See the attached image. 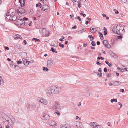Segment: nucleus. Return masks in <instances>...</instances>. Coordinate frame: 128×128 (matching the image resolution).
<instances>
[{
  "label": "nucleus",
  "mask_w": 128,
  "mask_h": 128,
  "mask_svg": "<svg viewBox=\"0 0 128 128\" xmlns=\"http://www.w3.org/2000/svg\"><path fill=\"white\" fill-rule=\"evenodd\" d=\"M104 72H107V69L106 68H104Z\"/></svg>",
  "instance_id": "obj_44"
},
{
  "label": "nucleus",
  "mask_w": 128,
  "mask_h": 128,
  "mask_svg": "<svg viewBox=\"0 0 128 128\" xmlns=\"http://www.w3.org/2000/svg\"><path fill=\"white\" fill-rule=\"evenodd\" d=\"M15 37H14V39L16 40H18V39H21L22 38V36L19 35L17 34L16 35H15Z\"/></svg>",
  "instance_id": "obj_16"
},
{
  "label": "nucleus",
  "mask_w": 128,
  "mask_h": 128,
  "mask_svg": "<svg viewBox=\"0 0 128 128\" xmlns=\"http://www.w3.org/2000/svg\"><path fill=\"white\" fill-rule=\"evenodd\" d=\"M38 4H39V6L40 7V8H41V7L42 6V4L40 2H39L38 3Z\"/></svg>",
  "instance_id": "obj_50"
},
{
  "label": "nucleus",
  "mask_w": 128,
  "mask_h": 128,
  "mask_svg": "<svg viewBox=\"0 0 128 128\" xmlns=\"http://www.w3.org/2000/svg\"><path fill=\"white\" fill-rule=\"evenodd\" d=\"M111 74H107V77H109L110 76Z\"/></svg>",
  "instance_id": "obj_45"
},
{
  "label": "nucleus",
  "mask_w": 128,
  "mask_h": 128,
  "mask_svg": "<svg viewBox=\"0 0 128 128\" xmlns=\"http://www.w3.org/2000/svg\"><path fill=\"white\" fill-rule=\"evenodd\" d=\"M94 37H93L92 38H90V40L91 41H92L94 40Z\"/></svg>",
  "instance_id": "obj_59"
},
{
  "label": "nucleus",
  "mask_w": 128,
  "mask_h": 128,
  "mask_svg": "<svg viewBox=\"0 0 128 128\" xmlns=\"http://www.w3.org/2000/svg\"><path fill=\"white\" fill-rule=\"evenodd\" d=\"M24 20L21 19H19L17 20L16 24L19 27H20L21 28H22L25 25V24L24 23Z\"/></svg>",
  "instance_id": "obj_3"
},
{
  "label": "nucleus",
  "mask_w": 128,
  "mask_h": 128,
  "mask_svg": "<svg viewBox=\"0 0 128 128\" xmlns=\"http://www.w3.org/2000/svg\"><path fill=\"white\" fill-rule=\"evenodd\" d=\"M98 128H102V127L98 125V127H97Z\"/></svg>",
  "instance_id": "obj_58"
},
{
  "label": "nucleus",
  "mask_w": 128,
  "mask_h": 128,
  "mask_svg": "<svg viewBox=\"0 0 128 128\" xmlns=\"http://www.w3.org/2000/svg\"><path fill=\"white\" fill-rule=\"evenodd\" d=\"M99 35L100 37V39L101 40H103L104 39V37L102 33H100Z\"/></svg>",
  "instance_id": "obj_21"
},
{
  "label": "nucleus",
  "mask_w": 128,
  "mask_h": 128,
  "mask_svg": "<svg viewBox=\"0 0 128 128\" xmlns=\"http://www.w3.org/2000/svg\"><path fill=\"white\" fill-rule=\"evenodd\" d=\"M96 64L97 65H99L100 66H101L102 65V64L101 63H100V61L99 60H98L97 61Z\"/></svg>",
  "instance_id": "obj_32"
},
{
  "label": "nucleus",
  "mask_w": 128,
  "mask_h": 128,
  "mask_svg": "<svg viewBox=\"0 0 128 128\" xmlns=\"http://www.w3.org/2000/svg\"><path fill=\"white\" fill-rule=\"evenodd\" d=\"M24 43L25 44V45L27 44L26 42V40H24Z\"/></svg>",
  "instance_id": "obj_57"
},
{
  "label": "nucleus",
  "mask_w": 128,
  "mask_h": 128,
  "mask_svg": "<svg viewBox=\"0 0 128 128\" xmlns=\"http://www.w3.org/2000/svg\"><path fill=\"white\" fill-rule=\"evenodd\" d=\"M83 31L86 32L85 28H83L82 30H80L78 31V34H82Z\"/></svg>",
  "instance_id": "obj_20"
},
{
  "label": "nucleus",
  "mask_w": 128,
  "mask_h": 128,
  "mask_svg": "<svg viewBox=\"0 0 128 128\" xmlns=\"http://www.w3.org/2000/svg\"><path fill=\"white\" fill-rule=\"evenodd\" d=\"M60 128H70V126L68 124L65 125H61L60 126Z\"/></svg>",
  "instance_id": "obj_15"
},
{
  "label": "nucleus",
  "mask_w": 128,
  "mask_h": 128,
  "mask_svg": "<svg viewBox=\"0 0 128 128\" xmlns=\"http://www.w3.org/2000/svg\"><path fill=\"white\" fill-rule=\"evenodd\" d=\"M80 124V123L77 121H74L73 123V126H76V127H78V124Z\"/></svg>",
  "instance_id": "obj_17"
},
{
  "label": "nucleus",
  "mask_w": 128,
  "mask_h": 128,
  "mask_svg": "<svg viewBox=\"0 0 128 128\" xmlns=\"http://www.w3.org/2000/svg\"><path fill=\"white\" fill-rule=\"evenodd\" d=\"M40 40L39 39L36 38L35 41V42H39Z\"/></svg>",
  "instance_id": "obj_52"
},
{
  "label": "nucleus",
  "mask_w": 128,
  "mask_h": 128,
  "mask_svg": "<svg viewBox=\"0 0 128 128\" xmlns=\"http://www.w3.org/2000/svg\"><path fill=\"white\" fill-rule=\"evenodd\" d=\"M16 0L15 2V4H16ZM19 2L21 6V7H24L25 5V0H19Z\"/></svg>",
  "instance_id": "obj_14"
},
{
  "label": "nucleus",
  "mask_w": 128,
  "mask_h": 128,
  "mask_svg": "<svg viewBox=\"0 0 128 128\" xmlns=\"http://www.w3.org/2000/svg\"><path fill=\"white\" fill-rule=\"evenodd\" d=\"M10 20L12 21V16H10Z\"/></svg>",
  "instance_id": "obj_51"
},
{
  "label": "nucleus",
  "mask_w": 128,
  "mask_h": 128,
  "mask_svg": "<svg viewBox=\"0 0 128 128\" xmlns=\"http://www.w3.org/2000/svg\"><path fill=\"white\" fill-rule=\"evenodd\" d=\"M98 72H102V69H101V68H100L99 69Z\"/></svg>",
  "instance_id": "obj_54"
},
{
  "label": "nucleus",
  "mask_w": 128,
  "mask_h": 128,
  "mask_svg": "<svg viewBox=\"0 0 128 128\" xmlns=\"http://www.w3.org/2000/svg\"><path fill=\"white\" fill-rule=\"evenodd\" d=\"M24 65H26V64H28V66L29 64V61H26H26L24 62Z\"/></svg>",
  "instance_id": "obj_27"
},
{
  "label": "nucleus",
  "mask_w": 128,
  "mask_h": 128,
  "mask_svg": "<svg viewBox=\"0 0 128 128\" xmlns=\"http://www.w3.org/2000/svg\"><path fill=\"white\" fill-rule=\"evenodd\" d=\"M30 105L29 104H27L26 105V107L28 108H30Z\"/></svg>",
  "instance_id": "obj_34"
},
{
  "label": "nucleus",
  "mask_w": 128,
  "mask_h": 128,
  "mask_svg": "<svg viewBox=\"0 0 128 128\" xmlns=\"http://www.w3.org/2000/svg\"><path fill=\"white\" fill-rule=\"evenodd\" d=\"M57 112H54V114H57L58 116H59L60 115V112H58V110H57Z\"/></svg>",
  "instance_id": "obj_30"
},
{
  "label": "nucleus",
  "mask_w": 128,
  "mask_h": 128,
  "mask_svg": "<svg viewBox=\"0 0 128 128\" xmlns=\"http://www.w3.org/2000/svg\"><path fill=\"white\" fill-rule=\"evenodd\" d=\"M2 117L4 119L6 120H8V119L10 118L8 116L6 115L4 116V118ZM10 119L12 121L10 118Z\"/></svg>",
  "instance_id": "obj_19"
},
{
  "label": "nucleus",
  "mask_w": 128,
  "mask_h": 128,
  "mask_svg": "<svg viewBox=\"0 0 128 128\" xmlns=\"http://www.w3.org/2000/svg\"><path fill=\"white\" fill-rule=\"evenodd\" d=\"M76 18L80 22H81L82 20L80 17V16H78Z\"/></svg>",
  "instance_id": "obj_35"
},
{
  "label": "nucleus",
  "mask_w": 128,
  "mask_h": 128,
  "mask_svg": "<svg viewBox=\"0 0 128 128\" xmlns=\"http://www.w3.org/2000/svg\"><path fill=\"white\" fill-rule=\"evenodd\" d=\"M45 28H43L42 31V33L43 36H47L48 35V31Z\"/></svg>",
  "instance_id": "obj_12"
},
{
  "label": "nucleus",
  "mask_w": 128,
  "mask_h": 128,
  "mask_svg": "<svg viewBox=\"0 0 128 128\" xmlns=\"http://www.w3.org/2000/svg\"><path fill=\"white\" fill-rule=\"evenodd\" d=\"M8 60L9 62H10L11 61V60L9 58H8L7 59Z\"/></svg>",
  "instance_id": "obj_62"
},
{
  "label": "nucleus",
  "mask_w": 128,
  "mask_h": 128,
  "mask_svg": "<svg viewBox=\"0 0 128 128\" xmlns=\"http://www.w3.org/2000/svg\"><path fill=\"white\" fill-rule=\"evenodd\" d=\"M17 11V14L21 16H23L24 14L26 13V11L22 8L18 9Z\"/></svg>",
  "instance_id": "obj_5"
},
{
  "label": "nucleus",
  "mask_w": 128,
  "mask_h": 128,
  "mask_svg": "<svg viewBox=\"0 0 128 128\" xmlns=\"http://www.w3.org/2000/svg\"><path fill=\"white\" fill-rule=\"evenodd\" d=\"M17 19V17L16 16H12V21H15Z\"/></svg>",
  "instance_id": "obj_22"
},
{
  "label": "nucleus",
  "mask_w": 128,
  "mask_h": 128,
  "mask_svg": "<svg viewBox=\"0 0 128 128\" xmlns=\"http://www.w3.org/2000/svg\"><path fill=\"white\" fill-rule=\"evenodd\" d=\"M99 76H100L101 77H102V73L101 72H100V74Z\"/></svg>",
  "instance_id": "obj_60"
},
{
  "label": "nucleus",
  "mask_w": 128,
  "mask_h": 128,
  "mask_svg": "<svg viewBox=\"0 0 128 128\" xmlns=\"http://www.w3.org/2000/svg\"><path fill=\"white\" fill-rule=\"evenodd\" d=\"M46 92L47 96L48 97H50L52 95V91L49 88H46Z\"/></svg>",
  "instance_id": "obj_6"
},
{
  "label": "nucleus",
  "mask_w": 128,
  "mask_h": 128,
  "mask_svg": "<svg viewBox=\"0 0 128 128\" xmlns=\"http://www.w3.org/2000/svg\"><path fill=\"white\" fill-rule=\"evenodd\" d=\"M78 7L79 8H80L81 7V3L80 2V1H78Z\"/></svg>",
  "instance_id": "obj_29"
},
{
  "label": "nucleus",
  "mask_w": 128,
  "mask_h": 128,
  "mask_svg": "<svg viewBox=\"0 0 128 128\" xmlns=\"http://www.w3.org/2000/svg\"><path fill=\"white\" fill-rule=\"evenodd\" d=\"M120 84V82L118 81H116L114 82L113 85L114 86H117L119 85Z\"/></svg>",
  "instance_id": "obj_18"
},
{
  "label": "nucleus",
  "mask_w": 128,
  "mask_h": 128,
  "mask_svg": "<svg viewBox=\"0 0 128 128\" xmlns=\"http://www.w3.org/2000/svg\"><path fill=\"white\" fill-rule=\"evenodd\" d=\"M38 101L46 105H47L48 104V102L47 100L44 99L42 98Z\"/></svg>",
  "instance_id": "obj_10"
},
{
  "label": "nucleus",
  "mask_w": 128,
  "mask_h": 128,
  "mask_svg": "<svg viewBox=\"0 0 128 128\" xmlns=\"http://www.w3.org/2000/svg\"><path fill=\"white\" fill-rule=\"evenodd\" d=\"M121 1H122V2L123 3H126V0H120Z\"/></svg>",
  "instance_id": "obj_37"
},
{
  "label": "nucleus",
  "mask_w": 128,
  "mask_h": 128,
  "mask_svg": "<svg viewBox=\"0 0 128 128\" xmlns=\"http://www.w3.org/2000/svg\"><path fill=\"white\" fill-rule=\"evenodd\" d=\"M114 99H112L111 100V102L112 103L114 102Z\"/></svg>",
  "instance_id": "obj_61"
},
{
  "label": "nucleus",
  "mask_w": 128,
  "mask_h": 128,
  "mask_svg": "<svg viewBox=\"0 0 128 128\" xmlns=\"http://www.w3.org/2000/svg\"><path fill=\"white\" fill-rule=\"evenodd\" d=\"M0 83H2V84H4V81L2 79V78L0 76Z\"/></svg>",
  "instance_id": "obj_23"
},
{
  "label": "nucleus",
  "mask_w": 128,
  "mask_h": 128,
  "mask_svg": "<svg viewBox=\"0 0 128 128\" xmlns=\"http://www.w3.org/2000/svg\"><path fill=\"white\" fill-rule=\"evenodd\" d=\"M51 49L50 50L52 51L53 52H55L56 53H57V52L56 50H54L53 48H51Z\"/></svg>",
  "instance_id": "obj_25"
},
{
  "label": "nucleus",
  "mask_w": 128,
  "mask_h": 128,
  "mask_svg": "<svg viewBox=\"0 0 128 128\" xmlns=\"http://www.w3.org/2000/svg\"><path fill=\"white\" fill-rule=\"evenodd\" d=\"M107 31H105L104 32V35L105 36H106L107 34Z\"/></svg>",
  "instance_id": "obj_43"
},
{
  "label": "nucleus",
  "mask_w": 128,
  "mask_h": 128,
  "mask_svg": "<svg viewBox=\"0 0 128 128\" xmlns=\"http://www.w3.org/2000/svg\"><path fill=\"white\" fill-rule=\"evenodd\" d=\"M90 30H94L93 31V32L92 31V32H91L92 33H94V28H90Z\"/></svg>",
  "instance_id": "obj_38"
},
{
  "label": "nucleus",
  "mask_w": 128,
  "mask_h": 128,
  "mask_svg": "<svg viewBox=\"0 0 128 128\" xmlns=\"http://www.w3.org/2000/svg\"><path fill=\"white\" fill-rule=\"evenodd\" d=\"M59 45L60 46L63 48H64V45L63 44H62L61 43H60L59 44Z\"/></svg>",
  "instance_id": "obj_28"
},
{
  "label": "nucleus",
  "mask_w": 128,
  "mask_h": 128,
  "mask_svg": "<svg viewBox=\"0 0 128 128\" xmlns=\"http://www.w3.org/2000/svg\"><path fill=\"white\" fill-rule=\"evenodd\" d=\"M79 119V120H81V118H79L78 116H77L76 117V120H78Z\"/></svg>",
  "instance_id": "obj_42"
},
{
  "label": "nucleus",
  "mask_w": 128,
  "mask_h": 128,
  "mask_svg": "<svg viewBox=\"0 0 128 128\" xmlns=\"http://www.w3.org/2000/svg\"><path fill=\"white\" fill-rule=\"evenodd\" d=\"M109 84L110 86H112L113 84H112V83H110Z\"/></svg>",
  "instance_id": "obj_64"
},
{
  "label": "nucleus",
  "mask_w": 128,
  "mask_h": 128,
  "mask_svg": "<svg viewBox=\"0 0 128 128\" xmlns=\"http://www.w3.org/2000/svg\"><path fill=\"white\" fill-rule=\"evenodd\" d=\"M32 107L34 108H35L36 107V105L34 104H32Z\"/></svg>",
  "instance_id": "obj_39"
},
{
  "label": "nucleus",
  "mask_w": 128,
  "mask_h": 128,
  "mask_svg": "<svg viewBox=\"0 0 128 128\" xmlns=\"http://www.w3.org/2000/svg\"><path fill=\"white\" fill-rule=\"evenodd\" d=\"M53 60L51 59L48 60L47 61V66L50 68L52 66L53 64Z\"/></svg>",
  "instance_id": "obj_8"
},
{
  "label": "nucleus",
  "mask_w": 128,
  "mask_h": 128,
  "mask_svg": "<svg viewBox=\"0 0 128 128\" xmlns=\"http://www.w3.org/2000/svg\"><path fill=\"white\" fill-rule=\"evenodd\" d=\"M86 96L88 97L90 96V94L89 92H87V94H86Z\"/></svg>",
  "instance_id": "obj_36"
},
{
  "label": "nucleus",
  "mask_w": 128,
  "mask_h": 128,
  "mask_svg": "<svg viewBox=\"0 0 128 128\" xmlns=\"http://www.w3.org/2000/svg\"><path fill=\"white\" fill-rule=\"evenodd\" d=\"M93 37L92 35L89 36H88V38H92Z\"/></svg>",
  "instance_id": "obj_49"
},
{
  "label": "nucleus",
  "mask_w": 128,
  "mask_h": 128,
  "mask_svg": "<svg viewBox=\"0 0 128 128\" xmlns=\"http://www.w3.org/2000/svg\"><path fill=\"white\" fill-rule=\"evenodd\" d=\"M89 125L92 128H98L99 125L97 123L92 122H90Z\"/></svg>",
  "instance_id": "obj_7"
},
{
  "label": "nucleus",
  "mask_w": 128,
  "mask_h": 128,
  "mask_svg": "<svg viewBox=\"0 0 128 128\" xmlns=\"http://www.w3.org/2000/svg\"><path fill=\"white\" fill-rule=\"evenodd\" d=\"M6 18L7 20H10V16L8 15H7L6 14Z\"/></svg>",
  "instance_id": "obj_33"
},
{
  "label": "nucleus",
  "mask_w": 128,
  "mask_h": 128,
  "mask_svg": "<svg viewBox=\"0 0 128 128\" xmlns=\"http://www.w3.org/2000/svg\"><path fill=\"white\" fill-rule=\"evenodd\" d=\"M120 92H123L124 91V89H121L120 90Z\"/></svg>",
  "instance_id": "obj_47"
},
{
  "label": "nucleus",
  "mask_w": 128,
  "mask_h": 128,
  "mask_svg": "<svg viewBox=\"0 0 128 128\" xmlns=\"http://www.w3.org/2000/svg\"><path fill=\"white\" fill-rule=\"evenodd\" d=\"M116 40L114 39H112L110 42V44L109 45L110 46V48L113 46L116 43Z\"/></svg>",
  "instance_id": "obj_13"
},
{
  "label": "nucleus",
  "mask_w": 128,
  "mask_h": 128,
  "mask_svg": "<svg viewBox=\"0 0 128 128\" xmlns=\"http://www.w3.org/2000/svg\"><path fill=\"white\" fill-rule=\"evenodd\" d=\"M124 26L118 25L116 27H114L112 29L113 32L118 35L120 34H124L125 32Z\"/></svg>",
  "instance_id": "obj_1"
},
{
  "label": "nucleus",
  "mask_w": 128,
  "mask_h": 128,
  "mask_svg": "<svg viewBox=\"0 0 128 128\" xmlns=\"http://www.w3.org/2000/svg\"><path fill=\"white\" fill-rule=\"evenodd\" d=\"M52 108L54 110H60V106L59 102L57 101H55L54 104L52 107Z\"/></svg>",
  "instance_id": "obj_4"
},
{
  "label": "nucleus",
  "mask_w": 128,
  "mask_h": 128,
  "mask_svg": "<svg viewBox=\"0 0 128 128\" xmlns=\"http://www.w3.org/2000/svg\"><path fill=\"white\" fill-rule=\"evenodd\" d=\"M23 19L24 20H25V21H27V20H28V18H23Z\"/></svg>",
  "instance_id": "obj_46"
},
{
  "label": "nucleus",
  "mask_w": 128,
  "mask_h": 128,
  "mask_svg": "<svg viewBox=\"0 0 128 128\" xmlns=\"http://www.w3.org/2000/svg\"><path fill=\"white\" fill-rule=\"evenodd\" d=\"M114 99V102H117V99Z\"/></svg>",
  "instance_id": "obj_56"
},
{
  "label": "nucleus",
  "mask_w": 128,
  "mask_h": 128,
  "mask_svg": "<svg viewBox=\"0 0 128 128\" xmlns=\"http://www.w3.org/2000/svg\"><path fill=\"white\" fill-rule=\"evenodd\" d=\"M91 44L93 46H95L96 45L95 42L94 41H92V42Z\"/></svg>",
  "instance_id": "obj_31"
},
{
  "label": "nucleus",
  "mask_w": 128,
  "mask_h": 128,
  "mask_svg": "<svg viewBox=\"0 0 128 128\" xmlns=\"http://www.w3.org/2000/svg\"><path fill=\"white\" fill-rule=\"evenodd\" d=\"M4 48L6 50H9V48L8 47H6V46H4Z\"/></svg>",
  "instance_id": "obj_41"
},
{
  "label": "nucleus",
  "mask_w": 128,
  "mask_h": 128,
  "mask_svg": "<svg viewBox=\"0 0 128 128\" xmlns=\"http://www.w3.org/2000/svg\"><path fill=\"white\" fill-rule=\"evenodd\" d=\"M103 44L105 46L108 48H110V46L109 45L108 41L107 40H105L103 42Z\"/></svg>",
  "instance_id": "obj_9"
},
{
  "label": "nucleus",
  "mask_w": 128,
  "mask_h": 128,
  "mask_svg": "<svg viewBox=\"0 0 128 128\" xmlns=\"http://www.w3.org/2000/svg\"><path fill=\"white\" fill-rule=\"evenodd\" d=\"M22 62L21 60H19V61H17V63L18 64H22Z\"/></svg>",
  "instance_id": "obj_26"
},
{
  "label": "nucleus",
  "mask_w": 128,
  "mask_h": 128,
  "mask_svg": "<svg viewBox=\"0 0 128 128\" xmlns=\"http://www.w3.org/2000/svg\"><path fill=\"white\" fill-rule=\"evenodd\" d=\"M86 46H87V44H84V47H86Z\"/></svg>",
  "instance_id": "obj_63"
},
{
  "label": "nucleus",
  "mask_w": 128,
  "mask_h": 128,
  "mask_svg": "<svg viewBox=\"0 0 128 128\" xmlns=\"http://www.w3.org/2000/svg\"><path fill=\"white\" fill-rule=\"evenodd\" d=\"M49 9V7L48 6L46 5H44L42 6V10L44 11H46V12H47L48 11Z\"/></svg>",
  "instance_id": "obj_11"
},
{
  "label": "nucleus",
  "mask_w": 128,
  "mask_h": 128,
  "mask_svg": "<svg viewBox=\"0 0 128 128\" xmlns=\"http://www.w3.org/2000/svg\"><path fill=\"white\" fill-rule=\"evenodd\" d=\"M43 70L44 71H45L46 70V71L47 72H48L49 70L48 68L45 67H44L43 68Z\"/></svg>",
  "instance_id": "obj_24"
},
{
  "label": "nucleus",
  "mask_w": 128,
  "mask_h": 128,
  "mask_svg": "<svg viewBox=\"0 0 128 128\" xmlns=\"http://www.w3.org/2000/svg\"><path fill=\"white\" fill-rule=\"evenodd\" d=\"M122 38V37L121 36H118V39H120Z\"/></svg>",
  "instance_id": "obj_53"
},
{
  "label": "nucleus",
  "mask_w": 128,
  "mask_h": 128,
  "mask_svg": "<svg viewBox=\"0 0 128 128\" xmlns=\"http://www.w3.org/2000/svg\"><path fill=\"white\" fill-rule=\"evenodd\" d=\"M97 44L98 45H99L100 44V42H97Z\"/></svg>",
  "instance_id": "obj_55"
},
{
  "label": "nucleus",
  "mask_w": 128,
  "mask_h": 128,
  "mask_svg": "<svg viewBox=\"0 0 128 128\" xmlns=\"http://www.w3.org/2000/svg\"><path fill=\"white\" fill-rule=\"evenodd\" d=\"M76 28V26H74V27H72V29H75Z\"/></svg>",
  "instance_id": "obj_48"
},
{
  "label": "nucleus",
  "mask_w": 128,
  "mask_h": 128,
  "mask_svg": "<svg viewBox=\"0 0 128 128\" xmlns=\"http://www.w3.org/2000/svg\"><path fill=\"white\" fill-rule=\"evenodd\" d=\"M50 90H51L52 94H56L59 93L60 88L59 87L53 86L50 87Z\"/></svg>",
  "instance_id": "obj_2"
},
{
  "label": "nucleus",
  "mask_w": 128,
  "mask_h": 128,
  "mask_svg": "<svg viewBox=\"0 0 128 128\" xmlns=\"http://www.w3.org/2000/svg\"><path fill=\"white\" fill-rule=\"evenodd\" d=\"M115 10H116V11L115 12V14H118L119 13L118 12V10H116V9H114V11H115Z\"/></svg>",
  "instance_id": "obj_40"
}]
</instances>
